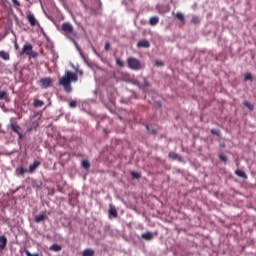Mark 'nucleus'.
<instances>
[{
	"instance_id": "obj_1",
	"label": "nucleus",
	"mask_w": 256,
	"mask_h": 256,
	"mask_svg": "<svg viewBox=\"0 0 256 256\" xmlns=\"http://www.w3.org/2000/svg\"><path fill=\"white\" fill-rule=\"evenodd\" d=\"M20 55H28V57H32L33 59H36V57H39V53L33 51V45L31 44H25L22 47V50L20 51Z\"/></svg>"
},
{
	"instance_id": "obj_2",
	"label": "nucleus",
	"mask_w": 256,
	"mask_h": 256,
	"mask_svg": "<svg viewBox=\"0 0 256 256\" xmlns=\"http://www.w3.org/2000/svg\"><path fill=\"white\" fill-rule=\"evenodd\" d=\"M129 69H132V71H141L143 69V64H141V61L135 57H130L127 60Z\"/></svg>"
},
{
	"instance_id": "obj_3",
	"label": "nucleus",
	"mask_w": 256,
	"mask_h": 256,
	"mask_svg": "<svg viewBox=\"0 0 256 256\" xmlns=\"http://www.w3.org/2000/svg\"><path fill=\"white\" fill-rule=\"evenodd\" d=\"M65 35L67 39L71 41H75V39L77 38V33L73 29V25H71V23L69 22L65 23Z\"/></svg>"
},
{
	"instance_id": "obj_4",
	"label": "nucleus",
	"mask_w": 256,
	"mask_h": 256,
	"mask_svg": "<svg viewBox=\"0 0 256 256\" xmlns=\"http://www.w3.org/2000/svg\"><path fill=\"white\" fill-rule=\"evenodd\" d=\"M79 81V76H77V73L66 71L65 72V82L66 83H77Z\"/></svg>"
},
{
	"instance_id": "obj_5",
	"label": "nucleus",
	"mask_w": 256,
	"mask_h": 256,
	"mask_svg": "<svg viewBox=\"0 0 256 256\" xmlns=\"http://www.w3.org/2000/svg\"><path fill=\"white\" fill-rule=\"evenodd\" d=\"M53 85V79L51 77H45L40 79L41 89H49Z\"/></svg>"
},
{
	"instance_id": "obj_6",
	"label": "nucleus",
	"mask_w": 256,
	"mask_h": 256,
	"mask_svg": "<svg viewBox=\"0 0 256 256\" xmlns=\"http://www.w3.org/2000/svg\"><path fill=\"white\" fill-rule=\"evenodd\" d=\"M168 159H171L172 161H178L179 163H185L183 156L177 154L174 151L168 153Z\"/></svg>"
},
{
	"instance_id": "obj_7",
	"label": "nucleus",
	"mask_w": 256,
	"mask_h": 256,
	"mask_svg": "<svg viewBox=\"0 0 256 256\" xmlns=\"http://www.w3.org/2000/svg\"><path fill=\"white\" fill-rule=\"evenodd\" d=\"M108 217H109V219H117L119 217L117 208H115V205H113V204H109Z\"/></svg>"
},
{
	"instance_id": "obj_8",
	"label": "nucleus",
	"mask_w": 256,
	"mask_h": 256,
	"mask_svg": "<svg viewBox=\"0 0 256 256\" xmlns=\"http://www.w3.org/2000/svg\"><path fill=\"white\" fill-rule=\"evenodd\" d=\"M143 82H144L143 84H140L139 81H134V85H137L139 89H149V87H151V83L147 81L146 77L143 78Z\"/></svg>"
},
{
	"instance_id": "obj_9",
	"label": "nucleus",
	"mask_w": 256,
	"mask_h": 256,
	"mask_svg": "<svg viewBox=\"0 0 256 256\" xmlns=\"http://www.w3.org/2000/svg\"><path fill=\"white\" fill-rule=\"evenodd\" d=\"M141 237L144 241H153V239H155V234L153 232H144Z\"/></svg>"
},
{
	"instance_id": "obj_10",
	"label": "nucleus",
	"mask_w": 256,
	"mask_h": 256,
	"mask_svg": "<svg viewBox=\"0 0 256 256\" xmlns=\"http://www.w3.org/2000/svg\"><path fill=\"white\" fill-rule=\"evenodd\" d=\"M26 18L30 23L31 27H35V25H37V19L35 18V15L31 14V12L27 14Z\"/></svg>"
},
{
	"instance_id": "obj_11",
	"label": "nucleus",
	"mask_w": 256,
	"mask_h": 256,
	"mask_svg": "<svg viewBox=\"0 0 256 256\" xmlns=\"http://www.w3.org/2000/svg\"><path fill=\"white\" fill-rule=\"evenodd\" d=\"M137 47L143 48V49H149L151 47V43L149 42V40H140L137 43Z\"/></svg>"
},
{
	"instance_id": "obj_12",
	"label": "nucleus",
	"mask_w": 256,
	"mask_h": 256,
	"mask_svg": "<svg viewBox=\"0 0 256 256\" xmlns=\"http://www.w3.org/2000/svg\"><path fill=\"white\" fill-rule=\"evenodd\" d=\"M47 219V214L45 212H42L35 216L34 221L35 223H41V221H45Z\"/></svg>"
},
{
	"instance_id": "obj_13",
	"label": "nucleus",
	"mask_w": 256,
	"mask_h": 256,
	"mask_svg": "<svg viewBox=\"0 0 256 256\" xmlns=\"http://www.w3.org/2000/svg\"><path fill=\"white\" fill-rule=\"evenodd\" d=\"M68 203L72 207L75 205V203H77V195H75V193H72V194L70 193L68 195Z\"/></svg>"
},
{
	"instance_id": "obj_14",
	"label": "nucleus",
	"mask_w": 256,
	"mask_h": 256,
	"mask_svg": "<svg viewBox=\"0 0 256 256\" xmlns=\"http://www.w3.org/2000/svg\"><path fill=\"white\" fill-rule=\"evenodd\" d=\"M40 165H41V162L35 160V161L33 162V164H31V165L29 166L28 172H29V173H34L35 170L37 169V167H39Z\"/></svg>"
},
{
	"instance_id": "obj_15",
	"label": "nucleus",
	"mask_w": 256,
	"mask_h": 256,
	"mask_svg": "<svg viewBox=\"0 0 256 256\" xmlns=\"http://www.w3.org/2000/svg\"><path fill=\"white\" fill-rule=\"evenodd\" d=\"M235 175H237V177H240V179H247V173H245V171L241 169L235 170Z\"/></svg>"
},
{
	"instance_id": "obj_16",
	"label": "nucleus",
	"mask_w": 256,
	"mask_h": 256,
	"mask_svg": "<svg viewBox=\"0 0 256 256\" xmlns=\"http://www.w3.org/2000/svg\"><path fill=\"white\" fill-rule=\"evenodd\" d=\"M159 24V16H153L150 18L149 20V25H151V27H155V25Z\"/></svg>"
},
{
	"instance_id": "obj_17",
	"label": "nucleus",
	"mask_w": 256,
	"mask_h": 256,
	"mask_svg": "<svg viewBox=\"0 0 256 256\" xmlns=\"http://www.w3.org/2000/svg\"><path fill=\"white\" fill-rule=\"evenodd\" d=\"M81 165L86 171H89V169H91V162H89V160L87 159L82 160Z\"/></svg>"
},
{
	"instance_id": "obj_18",
	"label": "nucleus",
	"mask_w": 256,
	"mask_h": 256,
	"mask_svg": "<svg viewBox=\"0 0 256 256\" xmlns=\"http://www.w3.org/2000/svg\"><path fill=\"white\" fill-rule=\"evenodd\" d=\"M82 256H95V251L91 248H86L83 252H82Z\"/></svg>"
},
{
	"instance_id": "obj_19",
	"label": "nucleus",
	"mask_w": 256,
	"mask_h": 256,
	"mask_svg": "<svg viewBox=\"0 0 256 256\" xmlns=\"http://www.w3.org/2000/svg\"><path fill=\"white\" fill-rule=\"evenodd\" d=\"M0 58L4 61H9V59H11V56L9 55V52H5L2 50L0 51Z\"/></svg>"
},
{
	"instance_id": "obj_20",
	"label": "nucleus",
	"mask_w": 256,
	"mask_h": 256,
	"mask_svg": "<svg viewBox=\"0 0 256 256\" xmlns=\"http://www.w3.org/2000/svg\"><path fill=\"white\" fill-rule=\"evenodd\" d=\"M25 173H27V170L25 168H23V167L16 168V175H17V177L24 176Z\"/></svg>"
},
{
	"instance_id": "obj_21",
	"label": "nucleus",
	"mask_w": 256,
	"mask_h": 256,
	"mask_svg": "<svg viewBox=\"0 0 256 256\" xmlns=\"http://www.w3.org/2000/svg\"><path fill=\"white\" fill-rule=\"evenodd\" d=\"M7 247V238L5 236H0V249Z\"/></svg>"
},
{
	"instance_id": "obj_22",
	"label": "nucleus",
	"mask_w": 256,
	"mask_h": 256,
	"mask_svg": "<svg viewBox=\"0 0 256 256\" xmlns=\"http://www.w3.org/2000/svg\"><path fill=\"white\" fill-rule=\"evenodd\" d=\"M80 57L83 59L84 63H85L88 67H91V63H89V58L87 57V55H85V53L81 52V53H80Z\"/></svg>"
},
{
	"instance_id": "obj_23",
	"label": "nucleus",
	"mask_w": 256,
	"mask_h": 256,
	"mask_svg": "<svg viewBox=\"0 0 256 256\" xmlns=\"http://www.w3.org/2000/svg\"><path fill=\"white\" fill-rule=\"evenodd\" d=\"M190 23H192V25H199V23H201V18H199V16H193Z\"/></svg>"
},
{
	"instance_id": "obj_24",
	"label": "nucleus",
	"mask_w": 256,
	"mask_h": 256,
	"mask_svg": "<svg viewBox=\"0 0 256 256\" xmlns=\"http://www.w3.org/2000/svg\"><path fill=\"white\" fill-rule=\"evenodd\" d=\"M176 18L181 21V23H185V14L183 12H177L176 13Z\"/></svg>"
},
{
	"instance_id": "obj_25",
	"label": "nucleus",
	"mask_w": 256,
	"mask_h": 256,
	"mask_svg": "<svg viewBox=\"0 0 256 256\" xmlns=\"http://www.w3.org/2000/svg\"><path fill=\"white\" fill-rule=\"evenodd\" d=\"M65 92L73 93V87L71 86V82H65Z\"/></svg>"
},
{
	"instance_id": "obj_26",
	"label": "nucleus",
	"mask_w": 256,
	"mask_h": 256,
	"mask_svg": "<svg viewBox=\"0 0 256 256\" xmlns=\"http://www.w3.org/2000/svg\"><path fill=\"white\" fill-rule=\"evenodd\" d=\"M11 129L14 133H20L21 132V127L17 124H11Z\"/></svg>"
},
{
	"instance_id": "obj_27",
	"label": "nucleus",
	"mask_w": 256,
	"mask_h": 256,
	"mask_svg": "<svg viewBox=\"0 0 256 256\" xmlns=\"http://www.w3.org/2000/svg\"><path fill=\"white\" fill-rule=\"evenodd\" d=\"M243 105L245 107H247V109H249V111H253V109H255V106L251 102H249V101H244Z\"/></svg>"
},
{
	"instance_id": "obj_28",
	"label": "nucleus",
	"mask_w": 256,
	"mask_h": 256,
	"mask_svg": "<svg viewBox=\"0 0 256 256\" xmlns=\"http://www.w3.org/2000/svg\"><path fill=\"white\" fill-rule=\"evenodd\" d=\"M132 179H141V172L132 171L130 172Z\"/></svg>"
},
{
	"instance_id": "obj_29",
	"label": "nucleus",
	"mask_w": 256,
	"mask_h": 256,
	"mask_svg": "<svg viewBox=\"0 0 256 256\" xmlns=\"http://www.w3.org/2000/svg\"><path fill=\"white\" fill-rule=\"evenodd\" d=\"M218 159H220L222 163H225V164H227V162L229 161V157H227V155L225 154H219Z\"/></svg>"
},
{
	"instance_id": "obj_30",
	"label": "nucleus",
	"mask_w": 256,
	"mask_h": 256,
	"mask_svg": "<svg viewBox=\"0 0 256 256\" xmlns=\"http://www.w3.org/2000/svg\"><path fill=\"white\" fill-rule=\"evenodd\" d=\"M253 79H255V77L253 76V74H251V72L246 73V75L244 76V81H253Z\"/></svg>"
},
{
	"instance_id": "obj_31",
	"label": "nucleus",
	"mask_w": 256,
	"mask_h": 256,
	"mask_svg": "<svg viewBox=\"0 0 256 256\" xmlns=\"http://www.w3.org/2000/svg\"><path fill=\"white\" fill-rule=\"evenodd\" d=\"M153 107H155V109H161L163 107V102L161 100H157L153 103Z\"/></svg>"
},
{
	"instance_id": "obj_32",
	"label": "nucleus",
	"mask_w": 256,
	"mask_h": 256,
	"mask_svg": "<svg viewBox=\"0 0 256 256\" xmlns=\"http://www.w3.org/2000/svg\"><path fill=\"white\" fill-rule=\"evenodd\" d=\"M50 251L59 252L61 251V246H59V244H53L52 246H50Z\"/></svg>"
},
{
	"instance_id": "obj_33",
	"label": "nucleus",
	"mask_w": 256,
	"mask_h": 256,
	"mask_svg": "<svg viewBox=\"0 0 256 256\" xmlns=\"http://www.w3.org/2000/svg\"><path fill=\"white\" fill-rule=\"evenodd\" d=\"M210 133H211L212 135H216V137H220V136H221V130H217V129H215V128L211 129V130H210Z\"/></svg>"
},
{
	"instance_id": "obj_34",
	"label": "nucleus",
	"mask_w": 256,
	"mask_h": 256,
	"mask_svg": "<svg viewBox=\"0 0 256 256\" xmlns=\"http://www.w3.org/2000/svg\"><path fill=\"white\" fill-rule=\"evenodd\" d=\"M45 105V102L42 100H35L34 101V107H43Z\"/></svg>"
},
{
	"instance_id": "obj_35",
	"label": "nucleus",
	"mask_w": 256,
	"mask_h": 256,
	"mask_svg": "<svg viewBox=\"0 0 256 256\" xmlns=\"http://www.w3.org/2000/svg\"><path fill=\"white\" fill-rule=\"evenodd\" d=\"M77 105H78L77 100H69L70 109H75V107H77Z\"/></svg>"
},
{
	"instance_id": "obj_36",
	"label": "nucleus",
	"mask_w": 256,
	"mask_h": 256,
	"mask_svg": "<svg viewBox=\"0 0 256 256\" xmlns=\"http://www.w3.org/2000/svg\"><path fill=\"white\" fill-rule=\"evenodd\" d=\"M72 43H74L75 48L77 49L79 55H80L81 53H83V50L81 49V46H79V44L77 43V41H75V38H74V41H72Z\"/></svg>"
},
{
	"instance_id": "obj_37",
	"label": "nucleus",
	"mask_w": 256,
	"mask_h": 256,
	"mask_svg": "<svg viewBox=\"0 0 256 256\" xmlns=\"http://www.w3.org/2000/svg\"><path fill=\"white\" fill-rule=\"evenodd\" d=\"M72 43H74L75 48L77 49L79 55H80L81 53H83V50L81 49V46H79V44L77 43V41H75V38H74V41H72Z\"/></svg>"
},
{
	"instance_id": "obj_38",
	"label": "nucleus",
	"mask_w": 256,
	"mask_h": 256,
	"mask_svg": "<svg viewBox=\"0 0 256 256\" xmlns=\"http://www.w3.org/2000/svg\"><path fill=\"white\" fill-rule=\"evenodd\" d=\"M116 65H118V67H125V62H123V60H121V58H116Z\"/></svg>"
},
{
	"instance_id": "obj_39",
	"label": "nucleus",
	"mask_w": 256,
	"mask_h": 256,
	"mask_svg": "<svg viewBox=\"0 0 256 256\" xmlns=\"http://www.w3.org/2000/svg\"><path fill=\"white\" fill-rule=\"evenodd\" d=\"M146 129L150 135H157V129H151L149 125L146 126Z\"/></svg>"
},
{
	"instance_id": "obj_40",
	"label": "nucleus",
	"mask_w": 256,
	"mask_h": 256,
	"mask_svg": "<svg viewBox=\"0 0 256 256\" xmlns=\"http://www.w3.org/2000/svg\"><path fill=\"white\" fill-rule=\"evenodd\" d=\"M155 66L156 67H165V62H163L161 60H156L155 61Z\"/></svg>"
},
{
	"instance_id": "obj_41",
	"label": "nucleus",
	"mask_w": 256,
	"mask_h": 256,
	"mask_svg": "<svg viewBox=\"0 0 256 256\" xmlns=\"http://www.w3.org/2000/svg\"><path fill=\"white\" fill-rule=\"evenodd\" d=\"M59 85H61L62 87H65V76H62L59 80Z\"/></svg>"
},
{
	"instance_id": "obj_42",
	"label": "nucleus",
	"mask_w": 256,
	"mask_h": 256,
	"mask_svg": "<svg viewBox=\"0 0 256 256\" xmlns=\"http://www.w3.org/2000/svg\"><path fill=\"white\" fill-rule=\"evenodd\" d=\"M7 97V92L5 91H0V100H3Z\"/></svg>"
},
{
	"instance_id": "obj_43",
	"label": "nucleus",
	"mask_w": 256,
	"mask_h": 256,
	"mask_svg": "<svg viewBox=\"0 0 256 256\" xmlns=\"http://www.w3.org/2000/svg\"><path fill=\"white\" fill-rule=\"evenodd\" d=\"M25 255H26V256H39L38 253L32 254L29 250H25Z\"/></svg>"
},
{
	"instance_id": "obj_44",
	"label": "nucleus",
	"mask_w": 256,
	"mask_h": 256,
	"mask_svg": "<svg viewBox=\"0 0 256 256\" xmlns=\"http://www.w3.org/2000/svg\"><path fill=\"white\" fill-rule=\"evenodd\" d=\"M105 51H109L111 49V43L106 42L104 46Z\"/></svg>"
},
{
	"instance_id": "obj_45",
	"label": "nucleus",
	"mask_w": 256,
	"mask_h": 256,
	"mask_svg": "<svg viewBox=\"0 0 256 256\" xmlns=\"http://www.w3.org/2000/svg\"><path fill=\"white\" fill-rule=\"evenodd\" d=\"M13 5H15L16 7H20L21 3L18 2V0H12Z\"/></svg>"
},
{
	"instance_id": "obj_46",
	"label": "nucleus",
	"mask_w": 256,
	"mask_h": 256,
	"mask_svg": "<svg viewBox=\"0 0 256 256\" xmlns=\"http://www.w3.org/2000/svg\"><path fill=\"white\" fill-rule=\"evenodd\" d=\"M96 2H97L98 9H101V7L103 6V3L101 2V0H96Z\"/></svg>"
},
{
	"instance_id": "obj_47",
	"label": "nucleus",
	"mask_w": 256,
	"mask_h": 256,
	"mask_svg": "<svg viewBox=\"0 0 256 256\" xmlns=\"http://www.w3.org/2000/svg\"><path fill=\"white\" fill-rule=\"evenodd\" d=\"M75 71L77 73H79L80 75H83V70L79 71V66H77V68H75Z\"/></svg>"
},
{
	"instance_id": "obj_48",
	"label": "nucleus",
	"mask_w": 256,
	"mask_h": 256,
	"mask_svg": "<svg viewBox=\"0 0 256 256\" xmlns=\"http://www.w3.org/2000/svg\"><path fill=\"white\" fill-rule=\"evenodd\" d=\"M61 31H62V33H65V23H62V25H61Z\"/></svg>"
},
{
	"instance_id": "obj_49",
	"label": "nucleus",
	"mask_w": 256,
	"mask_h": 256,
	"mask_svg": "<svg viewBox=\"0 0 256 256\" xmlns=\"http://www.w3.org/2000/svg\"><path fill=\"white\" fill-rule=\"evenodd\" d=\"M92 50L95 53V55H98V57H99V53H97V50L95 49V47L92 46Z\"/></svg>"
},
{
	"instance_id": "obj_50",
	"label": "nucleus",
	"mask_w": 256,
	"mask_h": 256,
	"mask_svg": "<svg viewBox=\"0 0 256 256\" xmlns=\"http://www.w3.org/2000/svg\"><path fill=\"white\" fill-rule=\"evenodd\" d=\"M66 9L70 13V15H72V17L74 18L75 16L73 15V12H71V10L69 8H67V7H66Z\"/></svg>"
},
{
	"instance_id": "obj_51",
	"label": "nucleus",
	"mask_w": 256,
	"mask_h": 256,
	"mask_svg": "<svg viewBox=\"0 0 256 256\" xmlns=\"http://www.w3.org/2000/svg\"><path fill=\"white\" fill-rule=\"evenodd\" d=\"M17 135L19 136V139H23V134H21V132H19Z\"/></svg>"
},
{
	"instance_id": "obj_52",
	"label": "nucleus",
	"mask_w": 256,
	"mask_h": 256,
	"mask_svg": "<svg viewBox=\"0 0 256 256\" xmlns=\"http://www.w3.org/2000/svg\"><path fill=\"white\" fill-rule=\"evenodd\" d=\"M15 49H19V45H17V43L15 44Z\"/></svg>"
},
{
	"instance_id": "obj_53",
	"label": "nucleus",
	"mask_w": 256,
	"mask_h": 256,
	"mask_svg": "<svg viewBox=\"0 0 256 256\" xmlns=\"http://www.w3.org/2000/svg\"><path fill=\"white\" fill-rule=\"evenodd\" d=\"M71 66L73 67V69H76V68H75V64L71 63Z\"/></svg>"
},
{
	"instance_id": "obj_54",
	"label": "nucleus",
	"mask_w": 256,
	"mask_h": 256,
	"mask_svg": "<svg viewBox=\"0 0 256 256\" xmlns=\"http://www.w3.org/2000/svg\"><path fill=\"white\" fill-rule=\"evenodd\" d=\"M220 147H222V148L225 147V143L221 144Z\"/></svg>"
},
{
	"instance_id": "obj_55",
	"label": "nucleus",
	"mask_w": 256,
	"mask_h": 256,
	"mask_svg": "<svg viewBox=\"0 0 256 256\" xmlns=\"http://www.w3.org/2000/svg\"><path fill=\"white\" fill-rule=\"evenodd\" d=\"M109 110H110L111 112H113V108H109Z\"/></svg>"
}]
</instances>
